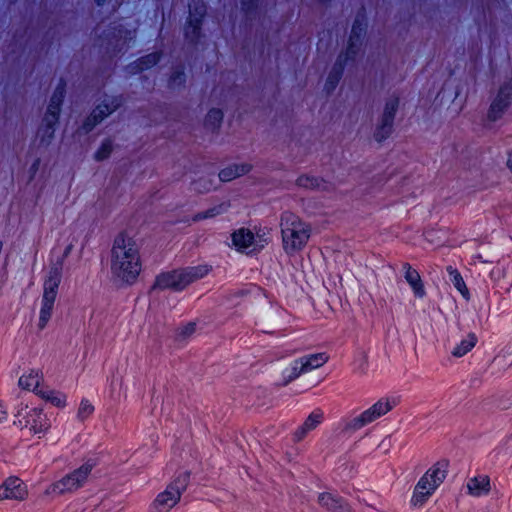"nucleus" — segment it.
<instances>
[{
    "label": "nucleus",
    "mask_w": 512,
    "mask_h": 512,
    "mask_svg": "<svg viewBox=\"0 0 512 512\" xmlns=\"http://www.w3.org/2000/svg\"><path fill=\"white\" fill-rule=\"evenodd\" d=\"M62 278V261L54 264L50 267L48 276L44 281L43 290L46 291H56L58 292V287L60 285Z\"/></svg>",
    "instance_id": "obj_21"
},
{
    "label": "nucleus",
    "mask_w": 512,
    "mask_h": 512,
    "mask_svg": "<svg viewBox=\"0 0 512 512\" xmlns=\"http://www.w3.org/2000/svg\"><path fill=\"white\" fill-rule=\"evenodd\" d=\"M209 271L208 265H198L161 273L156 277L152 290L181 291L189 284L206 276Z\"/></svg>",
    "instance_id": "obj_3"
},
{
    "label": "nucleus",
    "mask_w": 512,
    "mask_h": 512,
    "mask_svg": "<svg viewBox=\"0 0 512 512\" xmlns=\"http://www.w3.org/2000/svg\"><path fill=\"white\" fill-rule=\"evenodd\" d=\"M97 2L98 5H101L102 3H104L105 0H95Z\"/></svg>",
    "instance_id": "obj_50"
},
{
    "label": "nucleus",
    "mask_w": 512,
    "mask_h": 512,
    "mask_svg": "<svg viewBox=\"0 0 512 512\" xmlns=\"http://www.w3.org/2000/svg\"><path fill=\"white\" fill-rule=\"evenodd\" d=\"M112 150H113L112 141L110 139H106L105 141L102 142L101 146L96 151L95 159L97 161H102V160L107 159L110 156V154L112 153Z\"/></svg>",
    "instance_id": "obj_38"
},
{
    "label": "nucleus",
    "mask_w": 512,
    "mask_h": 512,
    "mask_svg": "<svg viewBox=\"0 0 512 512\" xmlns=\"http://www.w3.org/2000/svg\"><path fill=\"white\" fill-rule=\"evenodd\" d=\"M399 401L397 398L394 397H387V398H381L379 399L375 404L372 406L376 410V414H378L379 417L387 414L389 411H391L394 407L398 405Z\"/></svg>",
    "instance_id": "obj_30"
},
{
    "label": "nucleus",
    "mask_w": 512,
    "mask_h": 512,
    "mask_svg": "<svg viewBox=\"0 0 512 512\" xmlns=\"http://www.w3.org/2000/svg\"><path fill=\"white\" fill-rule=\"evenodd\" d=\"M399 102L400 101L398 96L390 97L385 103L384 111L381 118L385 119V121L394 122V118L399 107Z\"/></svg>",
    "instance_id": "obj_34"
},
{
    "label": "nucleus",
    "mask_w": 512,
    "mask_h": 512,
    "mask_svg": "<svg viewBox=\"0 0 512 512\" xmlns=\"http://www.w3.org/2000/svg\"><path fill=\"white\" fill-rule=\"evenodd\" d=\"M56 297H57V292L56 291H46V290H43V296H42V301L41 302L54 305Z\"/></svg>",
    "instance_id": "obj_44"
},
{
    "label": "nucleus",
    "mask_w": 512,
    "mask_h": 512,
    "mask_svg": "<svg viewBox=\"0 0 512 512\" xmlns=\"http://www.w3.org/2000/svg\"><path fill=\"white\" fill-rule=\"evenodd\" d=\"M25 427H29L35 434L46 431L49 427L46 415L39 409L33 408L26 412Z\"/></svg>",
    "instance_id": "obj_14"
},
{
    "label": "nucleus",
    "mask_w": 512,
    "mask_h": 512,
    "mask_svg": "<svg viewBox=\"0 0 512 512\" xmlns=\"http://www.w3.org/2000/svg\"><path fill=\"white\" fill-rule=\"evenodd\" d=\"M257 6V0H241V9L245 14H250Z\"/></svg>",
    "instance_id": "obj_43"
},
{
    "label": "nucleus",
    "mask_w": 512,
    "mask_h": 512,
    "mask_svg": "<svg viewBox=\"0 0 512 512\" xmlns=\"http://www.w3.org/2000/svg\"><path fill=\"white\" fill-rule=\"evenodd\" d=\"M40 159H36L30 167V171L32 174H35L39 168Z\"/></svg>",
    "instance_id": "obj_46"
},
{
    "label": "nucleus",
    "mask_w": 512,
    "mask_h": 512,
    "mask_svg": "<svg viewBox=\"0 0 512 512\" xmlns=\"http://www.w3.org/2000/svg\"><path fill=\"white\" fill-rule=\"evenodd\" d=\"M507 167L512 172V151L508 154Z\"/></svg>",
    "instance_id": "obj_48"
},
{
    "label": "nucleus",
    "mask_w": 512,
    "mask_h": 512,
    "mask_svg": "<svg viewBox=\"0 0 512 512\" xmlns=\"http://www.w3.org/2000/svg\"><path fill=\"white\" fill-rule=\"evenodd\" d=\"M6 417H7V411H6L5 407L2 405V403L0 402V422L5 420Z\"/></svg>",
    "instance_id": "obj_47"
},
{
    "label": "nucleus",
    "mask_w": 512,
    "mask_h": 512,
    "mask_svg": "<svg viewBox=\"0 0 512 512\" xmlns=\"http://www.w3.org/2000/svg\"><path fill=\"white\" fill-rule=\"evenodd\" d=\"M97 465L95 459H87L79 468L68 473L60 480L52 483L45 491L47 495H63L73 493L82 488L91 474L93 468Z\"/></svg>",
    "instance_id": "obj_4"
},
{
    "label": "nucleus",
    "mask_w": 512,
    "mask_h": 512,
    "mask_svg": "<svg viewBox=\"0 0 512 512\" xmlns=\"http://www.w3.org/2000/svg\"><path fill=\"white\" fill-rule=\"evenodd\" d=\"M66 82L61 79L58 83L47 107L46 114L43 118V126L41 128L42 137L51 139L54 135V127L59 120L61 106L65 97Z\"/></svg>",
    "instance_id": "obj_6"
},
{
    "label": "nucleus",
    "mask_w": 512,
    "mask_h": 512,
    "mask_svg": "<svg viewBox=\"0 0 512 512\" xmlns=\"http://www.w3.org/2000/svg\"><path fill=\"white\" fill-rule=\"evenodd\" d=\"M232 242L238 250H245L254 245V234L247 228H240L231 235Z\"/></svg>",
    "instance_id": "obj_20"
},
{
    "label": "nucleus",
    "mask_w": 512,
    "mask_h": 512,
    "mask_svg": "<svg viewBox=\"0 0 512 512\" xmlns=\"http://www.w3.org/2000/svg\"><path fill=\"white\" fill-rule=\"evenodd\" d=\"M122 105L121 97H111L105 99L102 104L98 105L93 112L86 118L83 123V129L86 132L91 131L98 123H100L109 114L114 112Z\"/></svg>",
    "instance_id": "obj_9"
},
{
    "label": "nucleus",
    "mask_w": 512,
    "mask_h": 512,
    "mask_svg": "<svg viewBox=\"0 0 512 512\" xmlns=\"http://www.w3.org/2000/svg\"><path fill=\"white\" fill-rule=\"evenodd\" d=\"M380 418L378 414H376V410L373 406L368 408L367 410L363 411L360 415L352 418L347 424L346 429L347 430H359L363 428L364 426L372 423L373 421Z\"/></svg>",
    "instance_id": "obj_17"
},
{
    "label": "nucleus",
    "mask_w": 512,
    "mask_h": 512,
    "mask_svg": "<svg viewBox=\"0 0 512 512\" xmlns=\"http://www.w3.org/2000/svg\"><path fill=\"white\" fill-rule=\"evenodd\" d=\"M71 245L66 247L65 251H64V254H63V257H67L71 251Z\"/></svg>",
    "instance_id": "obj_49"
},
{
    "label": "nucleus",
    "mask_w": 512,
    "mask_h": 512,
    "mask_svg": "<svg viewBox=\"0 0 512 512\" xmlns=\"http://www.w3.org/2000/svg\"><path fill=\"white\" fill-rule=\"evenodd\" d=\"M189 17L184 28L185 38L195 44L201 37L202 20L206 15L203 0H189Z\"/></svg>",
    "instance_id": "obj_7"
},
{
    "label": "nucleus",
    "mask_w": 512,
    "mask_h": 512,
    "mask_svg": "<svg viewBox=\"0 0 512 512\" xmlns=\"http://www.w3.org/2000/svg\"><path fill=\"white\" fill-rule=\"evenodd\" d=\"M229 208L228 203H220L219 205H216L214 207H211L207 209L206 211L199 212L193 216V221L198 222L204 219L213 218L218 215H221L225 213Z\"/></svg>",
    "instance_id": "obj_29"
},
{
    "label": "nucleus",
    "mask_w": 512,
    "mask_h": 512,
    "mask_svg": "<svg viewBox=\"0 0 512 512\" xmlns=\"http://www.w3.org/2000/svg\"><path fill=\"white\" fill-rule=\"evenodd\" d=\"M366 26L365 9L362 7L352 26L351 34L348 40V46L345 53L347 58L354 59L357 55L362 44L361 39L366 32Z\"/></svg>",
    "instance_id": "obj_10"
},
{
    "label": "nucleus",
    "mask_w": 512,
    "mask_h": 512,
    "mask_svg": "<svg viewBox=\"0 0 512 512\" xmlns=\"http://www.w3.org/2000/svg\"><path fill=\"white\" fill-rule=\"evenodd\" d=\"M27 487L18 477H9L0 485V500H24L27 496Z\"/></svg>",
    "instance_id": "obj_11"
},
{
    "label": "nucleus",
    "mask_w": 512,
    "mask_h": 512,
    "mask_svg": "<svg viewBox=\"0 0 512 512\" xmlns=\"http://www.w3.org/2000/svg\"><path fill=\"white\" fill-rule=\"evenodd\" d=\"M447 466V462L440 461L426 472L432 480V486L437 488L443 482L447 474Z\"/></svg>",
    "instance_id": "obj_26"
},
{
    "label": "nucleus",
    "mask_w": 512,
    "mask_h": 512,
    "mask_svg": "<svg viewBox=\"0 0 512 512\" xmlns=\"http://www.w3.org/2000/svg\"><path fill=\"white\" fill-rule=\"evenodd\" d=\"M431 494H420L418 491H417V488L415 487L414 488V492H413V496H412V500L411 502L416 506V505H423L427 498L430 496Z\"/></svg>",
    "instance_id": "obj_42"
},
{
    "label": "nucleus",
    "mask_w": 512,
    "mask_h": 512,
    "mask_svg": "<svg viewBox=\"0 0 512 512\" xmlns=\"http://www.w3.org/2000/svg\"><path fill=\"white\" fill-rule=\"evenodd\" d=\"M54 305L41 302V309L39 313L38 327L40 330L44 329L49 322Z\"/></svg>",
    "instance_id": "obj_36"
},
{
    "label": "nucleus",
    "mask_w": 512,
    "mask_h": 512,
    "mask_svg": "<svg viewBox=\"0 0 512 512\" xmlns=\"http://www.w3.org/2000/svg\"><path fill=\"white\" fill-rule=\"evenodd\" d=\"M184 82H185V73H184V70L181 68V69L175 70L172 73L170 80H169V85L176 86V85H181Z\"/></svg>",
    "instance_id": "obj_41"
},
{
    "label": "nucleus",
    "mask_w": 512,
    "mask_h": 512,
    "mask_svg": "<svg viewBox=\"0 0 512 512\" xmlns=\"http://www.w3.org/2000/svg\"><path fill=\"white\" fill-rule=\"evenodd\" d=\"M223 120V112L220 109H210L205 118V126L212 130L219 128Z\"/></svg>",
    "instance_id": "obj_35"
},
{
    "label": "nucleus",
    "mask_w": 512,
    "mask_h": 512,
    "mask_svg": "<svg viewBox=\"0 0 512 512\" xmlns=\"http://www.w3.org/2000/svg\"><path fill=\"white\" fill-rule=\"evenodd\" d=\"M467 488L471 495L479 497L490 491V480L487 476L473 477L469 479Z\"/></svg>",
    "instance_id": "obj_22"
},
{
    "label": "nucleus",
    "mask_w": 512,
    "mask_h": 512,
    "mask_svg": "<svg viewBox=\"0 0 512 512\" xmlns=\"http://www.w3.org/2000/svg\"><path fill=\"white\" fill-rule=\"evenodd\" d=\"M512 103V79L507 82H504L495 97L492 101L489 111H488V119L490 121H496L502 117L504 112Z\"/></svg>",
    "instance_id": "obj_8"
},
{
    "label": "nucleus",
    "mask_w": 512,
    "mask_h": 512,
    "mask_svg": "<svg viewBox=\"0 0 512 512\" xmlns=\"http://www.w3.org/2000/svg\"><path fill=\"white\" fill-rule=\"evenodd\" d=\"M37 395L41 396V398L50 402L56 407H64L66 405V395L50 389H40L37 390Z\"/></svg>",
    "instance_id": "obj_27"
},
{
    "label": "nucleus",
    "mask_w": 512,
    "mask_h": 512,
    "mask_svg": "<svg viewBox=\"0 0 512 512\" xmlns=\"http://www.w3.org/2000/svg\"><path fill=\"white\" fill-rule=\"evenodd\" d=\"M393 121H385V119L381 118L380 123L377 125L374 138L377 142H382L386 140L393 131Z\"/></svg>",
    "instance_id": "obj_31"
},
{
    "label": "nucleus",
    "mask_w": 512,
    "mask_h": 512,
    "mask_svg": "<svg viewBox=\"0 0 512 512\" xmlns=\"http://www.w3.org/2000/svg\"><path fill=\"white\" fill-rule=\"evenodd\" d=\"M280 227L283 249L287 254H294L305 247L311 235L309 224L294 213L285 211L281 214Z\"/></svg>",
    "instance_id": "obj_2"
},
{
    "label": "nucleus",
    "mask_w": 512,
    "mask_h": 512,
    "mask_svg": "<svg viewBox=\"0 0 512 512\" xmlns=\"http://www.w3.org/2000/svg\"><path fill=\"white\" fill-rule=\"evenodd\" d=\"M446 271L449 275L450 282L454 285V287L461 293V295L465 299H469V290L463 280V277L461 276L460 272L454 268L453 266L449 265L446 267Z\"/></svg>",
    "instance_id": "obj_24"
},
{
    "label": "nucleus",
    "mask_w": 512,
    "mask_h": 512,
    "mask_svg": "<svg viewBox=\"0 0 512 512\" xmlns=\"http://www.w3.org/2000/svg\"><path fill=\"white\" fill-rule=\"evenodd\" d=\"M420 494H432L436 487L432 486V480L425 473L415 486Z\"/></svg>",
    "instance_id": "obj_37"
},
{
    "label": "nucleus",
    "mask_w": 512,
    "mask_h": 512,
    "mask_svg": "<svg viewBox=\"0 0 512 512\" xmlns=\"http://www.w3.org/2000/svg\"><path fill=\"white\" fill-rule=\"evenodd\" d=\"M323 419L324 413L321 409L312 411L304 423L294 432V441H302L310 431L314 430L323 421Z\"/></svg>",
    "instance_id": "obj_13"
},
{
    "label": "nucleus",
    "mask_w": 512,
    "mask_h": 512,
    "mask_svg": "<svg viewBox=\"0 0 512 512\" xmlns=\"http://www.w3.org/2000/svg\"><path fill=\"white\" fill-rule=\"evenodd\" d=\"M190 475L188 472L179 474L167 488L159 493L150 506L149 512H169L180 500L186 490Z\"/></svg>",
    "instance_id": "obj_5"
},
{
    "label": "nucleus",
    "mask_w": 512,
    "mask_h": 512,
    "mask_svg": "<svg viewBox=\"0 0 512 512\" xmlns=\"http://www.w3.org/2000/svg\"><path fill=\"white\" fill-rule=\"evenodd\" d=\"M94 412V406L87 399H82L78 408L77 417L84 421Z\"/></svg>",
    "instance_id": "obj_39"
},
{
    "label": "nucleus",
    "mask_w": 512,
    "mask_h": 512,
    "mask_svg": "<svg viewBox=\"0 0 512 512\" xmlns=\"http://www.w3.org/2000/svg\"><path fill=\"white\" fill-rule=\"evenodd\" d=\"M403 270L405 271V280L412 288L414 295L422 298L425 295V289L420 274L409 263L403 264Z\"/></svg>",
    "instance_id": "obj_16"
},
{
    "label": "nucleus",
    "mask_w": 512,
    "mask_h": 512,
    "mask_svg": "<svg viewBox=\"0 0 512 512\" xmlns=\"http://www.w3.org/2000/svg\"><path fill=\"white\" fill-rule=\"evenodd\" d=\"M297 185L309 189H325L326 183L317 177L302 175L297 179Z\"/></svg>",
    "instance_id": "obj_32"
},
{
    "label": "nucleus",
    "mask_w": 512,
    "mask_h": 512,
    "mask_svg": "<svg viewBox=\"0 0 512 512\" xmlns=\"http://www.w3.org/2000/svg\"><path fill=\"white\" fill-rule=\"evenodd\" d=\"M123 33L128 34L129 32L122 31L121 29H117L116 26L113 27V32L109 33L105 38L107 40V45L108 46L112 45L114 47L113 50H115L119 46V42L123 38V35H122Z\"/></svg>",
    "instance_id": "obj_40"
},
{
    "label": "nucleus",
    "mask_w": 512,
    "mask_h": 512,
    "mask_svg": "<svg viewBox=\"0 0 512 512\" xmlns=\"http://www.w3.org/2000/svg\"><path fill=\"white\" fill-rule=\"evenodd\" d=\"M476 343V335L474 333H469L464 339L461 340L459 344L453 348L451 354L454 357H462L471 351L475 347Z\"/></svg>",
    "instance_id": "obj_25"
},
{
    "label": "nucleus",
    "mask_w": 512,
    "mask_h": 512,
    "mask_svg": "<svg viewBox=\"0 0 512 512\" xmlns=\"http://www.w3.org/2000/svg\"><path fill=\"white\" fill-rule=\"evenodd\" d=\"M302 373H306V371H304L300 359H296L295 361H293L291 366L285 369L283 372L285 379L284 384L286 385L290 383L294 379L298 378Z\"/></svg>",
    "instance_id": "obj_33"
},
{
    "label": "nucleus",
    "mask_w": 512,
    "mask_h": 512,
    "mask_svg": "<svg viewBox=\"0 0 512 512\" xmlns=\"http://www.w3.org/2000/svg\"><path fill=\"white\" fill-rule=\"evenodd\" d=\"M142 270L140 248L137 242L124 233L114 239L111 249L110 272L112 279L121 285L136 283Z\"/></svg>",
    "instance_id": "obj_1"
},
{
    "label": "nucleus",
    "mask_w": 512,
    "mask_h": 512,
    "mask_svg": "<svg viewBox=\"0 0 512 512\" xmlns=\"http://www.w3.org/2000/svg\"><path fill=\"white\" fill-rule=\"evenodd\" d=\"M41 376L38 372L31 371L27 375H23L19 379V386L28 391H34L37 394V390L39 389Z\"/></svg>",
    "instance_id": "obj_28"
},
{
    "label": "nucleus",
    "mask_w": 512,
    "mask_h": 512,
    "mask_svg": "<svg viewBox=\"0 0 512 512\" xmlns=\"http://www.w3.org/2000/svg\"><path fill=\"white\" fill-rule=\"evenodd\" d=\"M318 503L322 508L330 512H353L348 502L336 493H320Z\"/></svg>",
    "instance_id": "obj_12"
},
{
    "label": "nucleus",
    "mask_w": 512,
    "mask_h": 512,
    "mask_svg": "<svg viewBox=\"0 0 512 512\" xmlns=\"http://www.w3.org/2000/svg\"><path fill=\"white\" fill-rule=\"evenodd\" d=\"M348 60H353V58H347V55L342 54L339 55V57L337 58L334 66L329 72V75L325 83V90L327 91V93L332 92L338 85L342 77L344 67Z\"/></svg>",
    "instance_id": "obj_15"
},
{
    "label": "nucleus",
    "mask_w": 512,
    "mask_h": 512,
    "mask_svg": "<svg viewBox=\"0 0 512 512\" xmlns=\"http://www.w3.org/2000/svg\"><path fill=\"white\" fill-rule=\"evenodd\" d=\"M194 331H195V323L190 322L179 329V334L181 336L186 337V336H190L191 334H193Z\"/></svg>",
    "instance_id": "obj_45"
},
{
    "label": "nucleus",
    "mask_w": 512,
    "mask_h": 512,
    "mask_svg": "<svg viewBox=\"0 0 512 512\" xmlns=\"http://www.w3.org/2000/svg\"><path fill=\"white\" fill-rule=\"evenodd\" d=\"M326 353H315L299 358L304 371L308 372L323 366L328 361Z\"/></svg>",
    "instance_id": "obj_23"
},
{
    "label": "nucleus",
    "mask_w": 512,
    "mask_h": 512,
    "mask_svg": "<svg viewBox=\"0 0 512 512\" xmlns=\"http://www.w3.org/2000/svg\"><path fill=\"white\" fill-rule=\"evenodd\" d=\"M252 169L248 163L233 164L219 172V179L222 182H229L237 177L247 174Z\"/></svg>",
    "instance_id": "obj_19"
},
{
    "label": "nucleus",
    "mask_w": 512,
    "mask_h": 512,
    "mask_svg": "<svg viewBox=\"0 0 512 512\" xmlns=\"http://www.w3.org/2000/svg\"><path fill=\"white\" fill-rule=\"evenodd\" d=\"M161 59V53L160 52H152L150 54H147L132 64L128 66V70L132 74H136L139 72H142L144 70H147L153 66H155Z\"/></svg>",
    "instance_id": "obj_18"
}]
</instances>
